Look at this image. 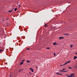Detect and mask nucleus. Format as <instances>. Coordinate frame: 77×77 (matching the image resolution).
Returning <instances> with one entry per match:
<instances>
[{"label": "nucleus", "mask_w": 77, "mask_h": 77, "mask_svg": "<svg viewBox=\"0 0 77 77\" xmlns=\"http://www.w3.org/2000/svg\"><path fill=\"white\" fill-rule=\"evenodd\" d=\"M69 69H72V67H69Z\"/></svg>", "instance_id": "f8f14e48"}, {"label": "nucleus", "mask_w": 77, "mask_h": 77, "mask_svg": "<svg viewBox=\"0 0 77 77\" xmlns=\"http://www.w3.org/2000/svg\"><path fill=\"white\" fill-rule=\"evenodd\" d=\"M28 75H29V74H28Z\"/></svg>", "instance_id": "f704fd0d"}, {"label": "nucleus", "mask_w": 77, "mask_h": 77, "mask_svg": "<svg viewBox=\"0 0 77 77\" xmlns=\"http://www.w3.org/2000/svg\"><path fill=\"white\" fill-rule=\"evenodd\" d=\"M2 51V49H1L0 50V52H1V51Z\"/></svg>", "instance_id": "5701e85b"}, {"label": "nucleus", "mask_w": 77, "mask_h": 77, "mask_svg": "<svg viewBox=\"0 0 77 77\" xmlns=\"http://www.w3.org/2000/svg\"><path fill=\"white\" fill-rule=\"evenodd\" d=\"M50 48H47L46 49H49Z\"/></svg>", "instance_id": "4be33fe9"}, {"label": "nucleus", "mask_w": 77, "mask_h": 77, "mask_svg": "<svg viewBox=\"0 0 77 77\" xmlns=\"http://www.w3.org/2000/svg\"><path fill=\"white\" fill-rule=\"evenodd\" d=\"M17 8H15L14 9L15 11H17Z\"/></svg>", "instance_id": "ddd939ff"}, {"label": "nucleus", "mask_w": 77, "mask_h": 77, "mask_svg": "<svg viewBox=\"0 0 77 77\" xmlns=\"http://www.w3.org/2000/svg\"><path fill=\"white\" fill-rule=\"evenodd\" d=\"M23 69H22L20 70V71H19V72H21V71H22V70Z\"/></svg>", "instance_id": "dca6fc26"}, {"label": "nucleus", "mask_w": 77, "mask_h": 77, "mask_svg": "<svg viewBox=\"0 0 77 77\" xmlns=\"http://www.w3.org/2000/svg\"><path fill=\"white\" fill-rule=\"evenodd\" d=\"M56 74H59L60 75H62V74L59 73H57Z\"/></svg>", "instance_id": "9d476101"}, {"label": "nucleus", "mask_w": 77, "mask_h": 77, "mask_svg": "<svg viewBox=\"0 0 77 77\" xmlns=\"http://www.w3.org/2000/svg\"><path fill=\"white\" fill-rule=\"evenodd\" d=\"M19 27H20V26H19Z\"/></svg>", "instance_id": "c9c22d12"}, {"label": "nucleus", "mask_w": 77, "mask_h": 77, "mask_svg": "<svg viewBox=\"0 0 77 77\" xmlns=\"http://www.w3.org/2000/svg\"><path fill=\"white\" fill-rule=\"evenodd\" d=\"M8 18L7 19V20H8Z\"/></svg>", "instance_id": "c756f323"}, {"label": "nucleus", "mask_w": 77, "mask_h": 77, "mask_svg": "<svg viewBox=\"0 0 77 77\" xmlns=\"http://www.w3.org/2000/svg\"><path fill=\"white\" fill-rule=\"evenodd\" d=\"M44 26L45 27H48V25L46 23H45L44 25Z\"/></svg>", "instance_id": "7ed1b4c3"}, {"label": "nucleus", "mask_w": 77, "mask_h": 77, "mask_svg": "<svg viewBox=\"0 0 77 77\" xmlns=\"http://www.w3.org/2000/svg\"><path fill=\"white\" fill-rule=\"evenodd\" d=\"M71 48L72 47V45H71Z\"/></svg>", "instance_id": "a878e982"}, {"label": "nucleus", "mask_w": 77, "mask_h": 77, "mask_svg": "<svg viewBox=\"0 0 77 77\" xmlns=\"http://www.w3.org/2000/svg\"><path fill=\"white\" fill-rule=\"evenodd\" d=\"M71 62V61L69 60V61H68V63H69V62Z\"/></svg>", "instance_id": "aec40b11"}, {"label": "nucleus", "mask_w": 77, "mask_h": 77, "mask_svg": "<svg viewBox=\"0 0 77 77\" xmlns=\"http://www.w3.org/2000/svg\"><path fill=\"white\" fill-rule=\"evenodd\" d=\"M55 27H56V26H54V27H52V29H54V28H55Z\"/></svg>", "instance_id": "f3484780"}, {"label": "nucleus", "mask_w": 77, "mask_h": 77, "mask_svg": "<svg viewBox=\"0 0 77 77\" xmlns=\"http://www.w3.org/2000/svg\"><path fill=\"white\" fill-rule=\"evenodd\" d=\"M35 68H37V66H36V67H35Z\"/></svg>", "instance_id": "7c9ffc66"}, {"label": "nucleus", "mask_w": 77, "mask_h": 77, "mask_svg": "<svg viewBox=\"0 0 77 77\" xmlns=\"http://www.w3.org/2000/svg\"><path fill=\"white\" fill-rule=\"evenodd\" d=\"M30 69H31V71H32V72H34V71L33 70V69H32V68H30Z\"/></svg>", "instance_id": "39448f33"}, {"label": "nucleus", "mask_w": 77, "mask_h": 77, "mask_svg": "<svg viewBox=\"0 0 77 77\" xmlns=\"http://www.w3.org/2000/svg\"><path fill=\"white\" fill-rule=\"evenodd\" d=\"M59 38L60 39H63L64 38L63 37H59Z\"/></svg>", "instance_id": "0eeeda50"}, {"label": "nucleus", "mask_w": 77, "mask_h": 77, "mask_svg": "<svg viewBox=\"0 0 77 77\" xmlns=\"http://www.w3.org/2000/svg\"><path fill=\"white\" fill-rule=\"evenodd\" d=\"M4 21V20H3V21Z\"/></svg>", "instance_id": "72a5a7b5"}, {"label": "nucleus", "mask_w": 77, "mask_h": 77, "mask_svg": "<svg viewBox=\"0 0 77 77\" xmlns=\"http://www.w3.org/2000/svg\"><path fill=\"white\" fill-rule=\"evenodd\" d=\"M13 11V9H12V10L11 11L10 10L9 11H8V12H12V11Z\"/></svg>", "instance_id": "1a4fd4ad"}, {"label": "nucleus", "mask_w": 77, "mask_h": 77, "mask_svg": "<svg viewBox=\"0 0 77 77\" xmlns=\"http://www.w3.org/2000/svg\"><path fill=\"white\" fill-rule=\"evenodd\" d=\"M67 63H68V62H66V63H65L64 64H63L60 65V66H63V65H66V64H67Z\"/></svg>", "instance_id": "f03ea898"}, {"label": "nucleus", "mask_w": 77, "mask_h": 77, "mask_svg": "<svg viewBox=\"0 0 77 77\" xmlns=\"http://www.w3.org/2000/svg\"><path fill=\"white\" fill-rule=\"evenodd\" d=\"M29 74L30 75H31L32 74V73H31V72H29Z\"/></svg>", "instance_id": "6ab92c4d"}, {"label": "nucleus", "mask_w": 77, "mask_h": 77, "mask_svg": "<svg viewBox=\"0 0 77 77\" xmlns=\"http://www.w3.org/2000/svg\"><path fill=\"white\" fill-rule=\"evenodd\" d=\"M54 56H56V54H55V53H54Z\"/></svg>", "instance_id": "b1692460"}, {"label": "nucleus", "mask_w": 77, "mask_h": 77, "mask_svg": "<svg viewBox=\"0 0 77 77\" xmlns=\"http://www.w3.org/2000/svg\"><path fill=\"white\" fill-rule=\"evenodd\" d=\"M26 62H28V63H30V61H28V60H27Z\"/></svg>", "instance_id": "9b49d317"}, {"label": "nucleus", "mask_w": 77, "mask_h": 77, "mask_svg": "<svg viewBox=\"0 0 77 77\" xmlns=\"http://www.w3.org/2000/svg\"><path fill=\"white\" fill-rule=\"evenodd\" d=\"M26 50H30V49H29V48H27V49H26Z\"/></svg>", "instance_id": "393cba45"}, {"label": "nucleus", "mask_w": 77, "mask_h": 77, "mask_svg": "<svg viewBox=\"0 0 77 77\" xmlns=\"http://www.w3.org/2000/svg\"><path fill=\"white\" fill-rule=\"evenodd\" d=\"M10 77H11V76L10 75Z\"/></svg>", "instance_id": "473e14b6"}, {"label": "nucleus", "mask_w": 77, "mask_h": 77, "mask_svg": "<svg viewBox=\"0 0 77 77\" xmlns=\"http://www.w3.org/2000/svg\"><path fill=\"white\" fill-rule=\"evenodd\" d=\"M66 71H62V72H66Z\"/></svg>", "instance_id": "cd10ccee"}, {"label": "nucleus", "mask_w": 77, "mask_h": 77, "mask_svg": "<svg viewBox=\"0 0 77 77\" xmlns=\"http://www.w3.org/2000/svg\"><path fill=\"white\" fill-rule=\"evenodd\" d=\"M53 45H56V42H54V43L53 44Z\"/></svg>", "instance_id": "2eb2a0df"}, {"label": "nucleus", "mask_w": 77, "mask_h": 77, "mask_svg": "<svg viewBox=\"0 0 77 77\" xmlns=\"http://www.w3.org/2000/svg\"><path fill=\"white\" fill-rule=\"evenodd\" d=\"M63 35H66V36L68 35V34H64Z\"/></svg>", "instance_id": "4468645a"}, {"label": "nucleus", "mask_w": 77, "mask_h": 77, "mask_svg": "<svg viewBox=\"0 0 77 77\" xmlns=\"http://www.w3.org/2000/svg\"><path fill=\"white\" fill-rule=\"evenodd\" d=\"M25 60H23L22 61V62H23Z\"/></svg>", "instance_id": "a211bd4d"}, {"label": "nucleus", "mask_w": 77, "mask_h": 77, "mask_svg": "<svg viewBox=\"0 0 77 77\" xmlns=\"http://www.w3.org/2000/svg\"><path fill=\"white\" fill-rule=\"evenodd\" d=\"M74 75V73L71 74L69 76V75H68V77H75V76Z\"/></svg>", "instance_id": "f257e3e1"}, {"label": "nucleus", "mask_w": 77, "mask_h": 77, "mask_svg": "<svg viewBox=\"0 0 77 77\" xmlns=\"http://www.w3.org/2000/svg\"><path fill=\"white\" fill-rule=\"evenodd\" d=\"M77 57L76 56L74 57V59H77Z\"/></svg>", "instance_id": "6e6552de"}, {"label": "nucleus", "mask_w": 77, "mask_h": 77, "mask_svg": "<svg viewBox=\"0 0 77 77\" xmlns=\"http://www.w3.org/2000/svg\"><path fill=\"white\" fill-rule=\"evenodd\" d=\"M63 70H65V69H63L62 70H60V71H63Z\"/></svg>", "instance_id": "412c9836"}, {"label": "nucleus", "mask_w": 77, "mask_h": 77, "mask_svg": "<svg viewBox=\"0 0 77 77\" xmlns=\"http://www.w3.org/2000/svg\"><path fill=\"white\" fill-rule=\"evenodd\" d=\"M19 7H20V6L19 5Z\"/></svg>", "instance_id": "2f4dec72"}, {"label": "nucleus", "mask_w": 77, "mask_h": 77, "mask_svg": "<svg viewBox=\"0 0 77 77\" xmlns=\"http://www.w3.org/2000/svg\"><path fill=\"white\" fill-rule=\"evenodd\" d=\"M66 75V76H67H67H68V75H67V74H66V75Z\"/></svg>", "instance_id": "bb28decb"}, {"label": "nucleus", "mask_w": 77, "mask_h": 77, "mask_svg": "<svg viewBox=\"0 0 77 77\" xmlns=\"http://www.w3.org/2000/svg\"><path fill=\"white\" fill-rule=\"evenodd\" d=\"M74 68H77V64H76L75 65V66H74Z\"/></svg>", "instance_id": "20e7f679"}, {"label": "nucleus", "mask_w": 77, "mask_h": 77, "mask_svg": "<svg viewBox=\"0 0 77 77\" xmlns=\"http://www.w3.org/2000/svg\"><path fill=\"white\" fill-rule=\"evenodd\" d=\"M24 63L23 62H21V63H20V65H22V64H23V63Z\"/></svg>", "instance_id": "423d86ee"}, {"label": "nucleus", "mask_w": 77, "mask_h": 77, "mask_svg": "<svg viewBox=\"0 0 77 77\" xmlns=\"http://www.w3.org/2000/svg\"><path fill=\"white\" fill-rule=\"evenodd\" d=\"M75 54H77V53H75Z\"/></svg>", "instance_id": "c85d7f7f"}]
</instances>
